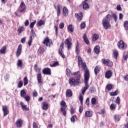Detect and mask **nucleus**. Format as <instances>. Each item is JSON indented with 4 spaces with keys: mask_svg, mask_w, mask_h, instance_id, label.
Wrapping results in <instances>:
<instances>
[{
    "mask_svg": "<svg viewBox=\"0 0 128 128\" xmlns=\"http://www.w3.org/2000/svg\"><path fill=\"white\" fill-rule=\"evenodd\" d=\"M78 62L79 68H83L84 71V78L85 86L82 89V92L84 96L86 92V90H88V88H90V85H88V80H90V71L88 70L86 64L82 62V57L80 56H78Z\"/></svg>",
    "mask_w": 128,
    "mask_h": 128,
    "instance_id": "f257e3e1",
    "label": "nucleus"
},
{
    "mask_svg": "<svg viewBox=\"0 0 128 128\" xmlns=\"http://www.w3.org/2000/svg\"><path fill=\"white\" fill-rule=\"evenodd\" d=\"M60 112L63 114V116H66V104L64 101L62 100L60 103Z\"/></svg>",
    "mask_w": 128,
    "mask_h": 128,
    "instance_id": "f03ea898",
    "label": "nucleus"
},
{
    "mask_svg": "<svg viewBox=\"0 0 128 128\" xmlns=\"http://www.w3.org/2000/svg\"><path fill=\"white\" fill-rule=\"evenodd\" d=\"M102 24L104 30H109L112 28V26L108 22V20H106V18H104L102 20Z\"/></svg>",
    "mask_w": 128,
    "mask_h": 128,
    "instance_id": "7ed1b4c3",
    "label": "nucleus"
},
{
    "mask_svg": "<svg viewBox=\"0 0 128 128\" xmlns=\"http://www.w3.org/2000/svg\"><path fill=\"white\" fill-rule=\"evenodd\" d=\"M118 46L122 50H126L128 48V45L122 40H120L118 43Z\"/></svg>",
    "mask_w": 128,
    "mask_h": 128,
    "instance_id": "20e7f679",
    "label": "nucleus"
},
{
    "mask_svg": "<svg viewBox=\"0 0 128 128\" xmlns=\"http://www.w3.org/2000/svg\"><path fill=\"white\" fill-rule=\"evenodd\" d=\"M44 44L48 48H50V46H52V41L48 37H46L44 40Z\"/></svg>",
    "mask_w": 128,
    "mask_h": 128,
    "instance_id": "39448f33",
    "label": "nucleus"
},
{
    "mask_svg": "<svg viewBox=\"0 0 128 128\" xmlns=\"http://www.w3.org/2000/svg\"><path fill=\"white\" fill-rule=\"evenodd\" d=\"M102 62L104 64H106L107 66H112V62L110 60L102 59Z\"/></svg>",
    "mask_w": 128,
    "mask_h": 128,
    "instance_id": "423d86ee",
    "label": "nucleus"
},
{
    "mask_svg": "<svg viewBox=\"0 0 128 128\" xmlns=\"http://www.w3.org/2000/svg\"><path fill=\"white\" fill-rule=\"evenodd\" d=\"M64 42H62L60 46L59 50H58V54L60 55L61 56L62 58H66V56H64V54H62V48H64Z\"/></svg>",
    "mask_w": 128,
    "mask_h": 128,
    "instance_id": "0eeeda50",
    "label": "nucleus"
},
{
    "mask_svg": "<svg viewBox=\"0 0 128 128\" xmlns=\"http://www.w3.org/2000/svg\"><path fill=\"white\" fill-rule=\"evenodd\" d=\"M2 110L4 112V116H8V114L10 113V112L8 111V106H2Z\"/></svg>",
    "mask_w": 128,
    "mask_h": 128,
    "instance_id": "6e6552de",
    "label": "nucleus"
},
{
    "mask_svg": "<svg viewBox=\"0 0 128 128\" xmlns=\"http://www.w3.org/2000/svg\"><path fill=\"white\" fill-rule=\"evenodd\" d=\"M26 10V4L23 2H22L20 8V12H24Z\"/></svg>",
    "mask_w": 128,
    "mask_h": 128,
    "instance_id": "1a4fd4ad",
    "label": "nucleus"
},
{
    "mask_svg": "<svg viewBox=\"0 0 128 128\" xmlns=\"http://www.w3.org/2000/svg\"><path fill=\"white\" fill-rule=\"evenodd\" d=\"M68 82L69 84L71 86H76V81L74 78H70L68 80Z\"/></svg>",
    "mask_w": 128,
    "mask_h": 128,
    "instance_id": "9d476101",
    "label": "nucleus"
},
{
    "mask_svg": "<svg viewBox=\"0 0 128 128\" xmlns=\"http://www.w3.org/2000/svg\"><path fill=\"white\" fill-rule=\"evenodd\" d=\"M64 44H66L68 50H70V48H72V44L70 41V40H68V38H67L65 40Z\"/></svg>",
    "mask_w": 128,
    "mask_h": 128,
    "instance_id": "9b49d317",
    "label": "nucleus"
},
{
    "mask_svg": "<svg viewBox=\"0 0 128 128\" xmlns=\"http://www.w3.org/2000/svg\"><path fill=\"white\" fill-rule=\"evenodd\" d=\"M75 16L77 18L78 22H80L82 20V12H80L79 14H76Z\"/></svg>",
    "mask_w": 128,
    "mask_h": 128,
    "instance_id": "f8f14e48",
    "label": "nucleus"
},
{
    "mask_svg": "<svg viewBox=\"0 0 128 128\" xmlns=\"http://www.w3.org/2000/svg\"><path fill=\"white\" fill-rule=\"evenodd\" d=\"M22 48V44H20L16 50V56H20Z\"/></svg>",
    "mask_w": 128,
    "mask_h": 128,
    "instance_id": "ddd939ff",
    "label": "nucleus"
},
{
    "mask_svg": "<svg viewBox=\"0 0 128 128\" xmlns=\"http://www.w3.org/2000/svg\"><path fill=\"white\" fill-rule=\"evenodd\" d=\"M16 124L17 128H22V119H18L16 122Z\"/></svg>",
    "mask_w": 128,
    "mask_h": 128,
    "instance_id": "4468645a",
    "label": "nucleus"
},
{
    "mask_svg": "<svg viewBox=\"0 0 128 128\" xmlns=\"http://www.w3.org/2000/svg\"><path fill=\"white\" fill-rule=\"evenodd\" d=\"M42 72L44 74H51L50 70V68H45L43 70Z\"/></svg>",
    "mask_w": 128,
    "mask_h": 128,
    "instance_id": "2eb2a0df",
    "label": "nucleus"
},
{
    "mask_svg": "<svg viewBox=\"0 0 128 128\" xmlns=\"http://www.w3.org/2000/svg\"><path fill=\"white\" fill-rule=\"evenodd\" d=\"M83 40L84 42L86 44H87L88 46L90 45V41H88V38L86 34H84Z\"/></svg>",
    "mask_w": 128,
    "mask_h": 128,
    "instance_id": "dca6fc26",
    "label": "nucleus"
},
{
    "mask_svg": "<svg viewBox=\"0 0 128 128\" xmlns=\"http://www.w3.org/2000/svg\"><path fill=\"white\" fill-rule=\"evenodd\" d=\"M112 76V72L110 70L108 71L105 74V76L106 78H110Z\"/></svg>",
    "mask_w": 128,
    "mask_h": 128,
    "instance_id": "f3484780",
    "label": "nucleus"
},
{
    "mask_svg": "<svg viewBox=\"0 0 128 128\" xmlns=\"http://www.w3.org/2000/svg\"><path fill=\"white\" fill-rule=\"evenodd\" d=\"M84 116L86 118H90L92 116V112L90 110L86 111L85 112Z\"/></svg>",
    "mask_w": 128,
    "mask_h": 128,
    "instance_id": "a211bd4d",
    "label": "nucleus"
},
{
    "mask_svg": "<svg viewBox=\"0 0 128 128\" xmlns=\"http://www.w3.org/2000/svg\"><path fill=\"white\" fill-rule=\"evenodd\" d=\"M37 80L38 84H42V74L38 73L37 75Z\"/></svg>",
    "mask_w": 128,
    "mask_h": 128,
    "instance_id": "6ab92c4d",
    "label": "nucleus"
},
{
    "mask_svg": "<svg viewBox=\"0 0 128 128\" xmlns=\"http://www.w3.org/2000/svg\"><path fill=\"white\" fill-rule=\"evenodd\" d=\"M20 106L22 108V110H29L30 109L28 108L26 105L24 104V102H20Z\"/></svg>",
    "mask_w": 128,
    "mask_h": 128,
    "instance_id": "aec40b11",
    "label": "nucleus"
},
{
    "mask_svg": "<svg viewBox=\"0 0 128 128\" xmlns=\"http://www.w3.org/2000/svg\"><path fill=\"white\" fill-rule=\"evenodd\" d=\"M62 6H60V4H58L57 6V16H60V8H61Z\"/></svg>",
    "mask_w": 128,
    "mask_h": 128,
    "instance_id": "412c9836",
    "label": "nucleus"
},
{
    "mask_svg": "<svg viewBox=\"0 0 128 128\" xmlns=\"http://www.w3.org/2000/svg\"><path fill=\"white\" fill-rule=\"evenodd\" d=\"M66 96H68V98H70V96H72V90H68L66 92Z\"/></svg>",
    "mask_w": 128,
    "mask_h": 128,
    "instance_id": "4be33fe9",
    "label": "nucleus"
},
{
    "mask_svg": "<svg viewBox=\"0 0 128 128\" xmlns=\"http://www.w3.org/2000/svg\"><path fill=\"white\" fill-rule=\"evenodd\" d=\"M74 74H75L76 76H78V77L76 78V80H77V82H78V80H80V72H77L74 73Z\"/></svg>",
    "mask_w": 128,
    "mask_h": 128,
    "instance_id": "5701e85b",
    "label": "nucleus"
},
{
    "mask_svg": "<svg viewBox=\"0 0 128 128\" xmlns=\"http://www.w3.org/2000/svg\"><path fill=\"white\" fill-rule=\"evenodd\" d=\"M100 47L98 46H96L94 47V52L96 54H100Z\"/></svg>",
    "mask_w": 128,
    "mask_h": 128,
    "instance_id": "b1692460",
    "label": "nucleus"
},
{
    "mask_svg": "<svg viewBox=\"0 0 128 128\" xmlns=\"http://www.w3.org/2000/svg\"><path fill=\"white\" fill-rule=\"evenodd\" d=\"M6 46H4L0 50V54H6Z\"/></svg>",
    "mask_w": 128,
    "mask_h": 128,
    "instance_id": "393cba45",
    "label": "nucleus"
},
{
    "mask_svg": "<svg viewBox=\"0 0 128 128\" xmlns=\"http://www.w3.org/2000/svg\"><path fill=\"white\" fill-rule=\"evenodd\" d=\"M68 8H66L64 7L63 8V15H64V16H68Z\"/></svg>",
    "mask_w": 128,
    "mask_h": 128,
    "instance_id": "a878e982",
    "label": "nucleus"
},
{
    "mask_svg": "<svg viewBox=\"0 0 128 128\" xmlns=\"http://www.w3.org/2000/svg\"><path fill=\"white\" fill-rule=\"evenodd\" d=\"M17 66L18 68H22V60H18Z\"/></svg>",
    "mask_w": 128,
    "mask_h": 128,
    "instance_id": "bb28decb",
    "label": "nucleus"
},
{
    "mask_svg": "<svg viewBox=\"0 0 128 128\" xmlns=\"http://www.w3.org/2000/svg\"><path fill=\"white\" fill-rule=\"evenodd\" d=\"M99 38H100V36H98V34H94L92 40L93 42H96V40H97Z\"/></svg>",
    "mask_w": 128,
    "mask_h": 128,
    "instance_id": "cd10ccee",
    "label": "nucleus"
},
{
    "mask_svg": "<svg viewBox=\"0 0 128 128\" xmlns=\"http://www.w3.org/2000/svg\"><path fill=\"white\" fill-rule=\"evenodd\" d=\"M118 90H116L114 92H110V94L111 96H118Z\"/></svg>",
    "mask_w": 128,
    "mask_h": 128,
    "instance_id": "c85d7f7f",
    "label": "nucleus"
},
{
    "mask_svg": "<svg viewBox=\"0 0 128 128\" xmlns=\"http://www.w3.org/2000/svg\"><path fill=\"white\" fill-rule=\"evenodd\" d=\"M100 70V68L98 66H96L94 69L95 74H99Z\"/></svg>",
    "mask_w": 128,
    "mask_h": 128,
    "instance_id": "c756f323",
    "label": "nucleus"
},
{
    "mask_svg": "<svg viewBox=\"0 0 128 128\" xmlns=\"http://www.w3.org/2000/svg\"><path fill=\"white\" fill-rule=\"evenodd\" d=\"M114 118L116 122H120V115L116 114L114 116Z\"/></svg>",
    "mask_w": 128,
    "mask_h": 128,
    "instance_id": "7c9ffc66",
    "label": "nucleus"
},
{
    "mask_svg": "<svg viewBox=\"0 0 128 128\" xmlns=\"http://www.w3.org/2000/svg\"><path fill=\"white\" fill-rule=\"evenodd\" d=\"M44 52V48L42 47H40L38 50V54H42Z\"/></svg>",
    "mask_w": 128,
    "mask_h": 128,
    "instance_id": "2f4dec72",
    "label": "nucleus"
},
{
    "mask_svg": "<svg viewBox=\"0 0 128 128\" xmlns=\"http://www.w3.org/2000/svg\"><path fill=\"white\" fill-rule=\"evenodd\" d=\"M43 110H46L48 108V104H46V102H43V106H42Z\"/></svg>",
    "mask_w": 128,
    "mask_h": 128,
    "instance_id": "473e14b6",
    "label": "nucleus"
},
{
    "mask_svg": "<svg viewBox=\"0 0 128 128\" xmlns=\"http://www.w3.org/2000/svg\"><path fill=\"white\" fill-rule=\"evenodd\" d=\"M24 30V28L23 26H20L18 30V34H22V32H23Z\"/></svg>",
    "mask_w": 128,
    "mask_h": 128,
    "instance_id": "72a5a7b5",
    "label": "nucleus"
},
{
    "mask_svg": "<svg viewBox=\"0 0 128 128\" xmlns=\"http://www.w3.org/2000/svg\"><path fill=\"white\" fill-rule=\"evenodd\" d=\"M20 96L22 98H24L26 96V93L25 90H22L20 91Z\"/></svg>",
    "mask_w": 128,
    "mask_h": 128,
    "instance_id": "f704fd0d",
    "label": "nucleus"
},
{
    "mask_svg": "<svg viewBox=\"0 0 128 128\" xmlns=\"http://www.w3.org/2000/svg\"><path fill=\"white\" fill-rule=\"evenodd\" d=\"M113 54H114V57L116 59L118 58V52L116 51V50H113Z\"/></svg>",
    "mask_w": 128,
    "mask_h": 128,
    "instance_id": "c9c22d12",
    "label": "nucleus"
},
{
    "mask_svg": "<svg viewBox=\"0 0 128 128\" xmlns=\"http://www.w3.org/2000/svg\"><path fill=\"white\" fill-rule=\"evenodd\" d=\"M68 30H69V32H74V27H72V24L68 26Z\"/></svg>",
    "mask_w": 128,
    "mask_h": 128,
    "instance_id": "e433bc0d",
    "label": "nucleus"
},
{
    "mask_svg": "<svg viewBox=\"0 0 128 128\" xmlns=\"http://www.w3.org/2000/svg\"><path fill=\"white\" fill-rule=\"evenodd\" d=\"M78 43L77 42V44L76 45V54H80V49H78Z\"/></svg>",
    "mask_w": 128,
    "mask_h": 128,
    "instance_id": "4c0bfd02",
    "label": "nucleus"
},
{
    "mask_svg": "<svg viewBox=\"0 0 128 128\" xmlns=\"http://www.w3.org/2000/svg\"><path fill=\"white\" fill-rule=\"evenodd\" d=\"M83 8L84 10H88L90 8V6H88V3H85L83 4Z\"/></svg>",
    "mask_w": 128,
    "mask_h": 128,
    "instance_id": "58836bf2",
    "label": "nucleus"
},
{
    "mask_svg": "<svg viewBox=\"0 0 128 128\" xmlns=\"http://www.w3.org/2000/svg\"><path fill=\"white\" fill-rule=\"evenodd\" d=\"M38 26H44V20H40L38 22Z\"/></svg>",
    "mask_w": 128,
    "mask_h": 128,
    "instance_id": "ea45409f",
    "label": "nucleus"
},
{
    "mask_svg": "<svg viewBox=\"0 0 128 128\" xmlns=\"http://www.w3.org/2000/svg\"><path fill=\"white\" fill-rule=\"evenodd\" d=\"M91 104H96V98H92Z\"/></svg>",
    "mask_w": 128,
    "mask_h": 128,
    "instance_id": "a19ab883",
    "label": "nucleus"
},
{
    "mask_svg": "<svg viewBox=\"0 0 128 128\" xmlns=\"http://www.w3.org/2000/svg\"><path fill=\"white\" fill-rule=\"evenodd\" d=\"M24 86H26L28 84V77L26 76L24 78Z\"/></svg>",
    "mask_w": 128,
    "mask_h": 128,
    "instance_id": "79ce46f5",
    "label": "nucleus"
},
{
    "mask_svg": "<svg viewBox=\"0 0 128 128\" xmlns=\"http://www.w3.org/2000/svg\"><path fill=\"white\" fill-rule=\"evenodd\" d=\"M124 28L126 30H128V21L124 22Z\"/></svg>",
    "mask_w": 128,
    "mask_h": 128,
    "instance_id": "37998d69",
    "label": "nucleus"
},
{
    "mask_svg": "<svg viewBox=\"0 0 128 128\" xmlns=\"http://www.w3.org/2000/svg\"><path fill=\"white\" fill-rule=\"evenodd\" d=\"M116 108V104H112L110 106V108L112 110H114Z\"/></svg>",
    "mask_w": 128,
    "mask_h": 128,
    "instance_id": "c03bdc74",
    "label": "nucleus"
},
{
    "mask_svg": "<svg viewBox=\"0 0 128 128\" xmlns=\"http://www.w3.org/2000/svg\"><path fill=\"white\" fill-rule=\"evenodd\" d=\"M23 84H24L22 83V81L20 80L18 82V88H22V86Z\"/></svg>",
    "mask_w": 128,
    "mask_h": 128,
    "instance_id": "a18cd8bd",
    "label": "nucleus"
},
{
    "mask_svg": "<svg viewBox=\"0 0 128 128\" xmlns=\"http://www.w3.org/2000/svg\"><path fill=\"white\" fill-rule=\"evenodd\" d=\"M112 16L114 19V22H116L118 20V16H116L114 13H113L112 14Z\"/></svg>",
    "mask_w": 128,
    "mask_h": 128,
    "instance_id": "49530a36",
    "label": "nucleus"
},
{
    "mask_svg": "<svg viewBox=\"0 0 128 128\" xmlns=\"http://www.w3.org/2000/svg\"><path fill=\"white\" fill-rule=\"evenodd\" d=\"M79 100L81 102V104H82V102H84V96L80 94L79 96Z\"/></svg>",
    "mask_w": 128,
    "mask_h": 128,
    "instance_id": "de8ad7c7",
    "label": "nucleus"
},
{
    "mask_svg": "<svg viewBox=\"0 0 128 128\" xmlns=\"http://www.w3.org/2000/svg\"><path fill=\"white\" fill-rule=\"evenodd\" d=\"M106 88L108 90H110L112 88V86L110 84H108L106 86Z\"/></svg>",
    "mask_w": 128,
    "mask_h": 128,
    "instance_id": "09e8293b",
    "label": "nucleus"
},
{
    "mask_svg": "<svg viewBox=\"0 0 128 128\" xmlns=\"http://www.w3.org/2000/svg\"><path fill=\"white\" fill-rule=\"evenodd\" d=\"M56 66H58V62H54L53 64H50V66H52V68Z\"/></svg>",
    "mask_w": 128,
    "mask_h": 128,
    "instance_id": "8fccbe9b",
    "label": "nucleus"
},
{
    "mask_svg": "<svg viewBox=\"0 0 128 128\" xmlns=\"http://www.w3.org/2000/svg\"><path fill=\"white\" fill-rule=\"evenodd\" d=\"M30 36H32L33 38H34V36H36V33L34 32V29H32V30H31Z\"/></svg>",
    "mask_w": 128,
    "mask_h": 128,
    "instance_id": "3c124183",
    "label": "nucleus"
},
{
    "mask_svg": "<svg viewBox=\"0 0 128 128\" xmlns=\"http://www.w3.org/2000/svg\"><path fill=\"white\" fill-rule=\"evenodd\" d=\"M116 103L118 104V105H120V98L119 96L117 97Z\"/></svg>",
    "mask_w": 128,
    "mask_h": 128,
    "instance_id": "603ef678",
    "label": "nucleus"
},
{
    "mask_svg": "<svg viewBox=\"0 0 128 128\" xmlns=\"http://www.w3.org/2000/svg\"><path fill=\"white\" fill-rule=\"evenodd\" d=\"M36 20H34V22H32L30 24V28H33L34 24H36Z\"/></svg>",
    "mask_w": 128,
    "mask_h": 128,
    "instance_id": "864d4df0",
    "label": "nucleus"
},
{
    "mask_svg": "<svg viewBox=\"0 0 128 128\" xmlns=\"http://www.w3.org/2000/svg\"><path fill=\"white\" fill-rule=\"evenodd\" d=\"M76 120V116H73L71 118V122H74Z\"/></svg>",
    "mask_w": 128,
    "mask_h": 128,
    "instance_id": "5fc2aeb1",
    "label": "nucleus"
},
{
    "mask_svg": "<svg viewBox=\"0 0 128 128\" xmlns=\"http://www.w3.org/2000/svg\"><path fill=\"white\" fill-rule=\"evenodd\" d=\"M86 28V23L84 22H82L80 24V28H82V30H83V28Z\"/></svg>",
    "mask_w": 128,
    "mask_h": 128,
    "instance_id": "6e6d98bb",
    "label": "nucleus"
},
{
    "mask_svg": "<svg viewBox=\"0 0 128 128\" xmlns=\"http://www.w3.org/2000/svg\"><path fill=\"white\" fill-rule=\"evenodd\" d=\"M32 36H30V39L28 42V44L29 46H32Z\"/></svg>",
    "mask_w": 128,
    "mask_h": 128,
    "instance_id": "4d7b16f0",
    "label": "nucleus"
},
{
    "mask_svg": "<svg viewBox=\"0 0 128 128\" xmlns=\"http://www.w3.org/2000/svg\"><path fill=\"white\" fill-rule=\"evenodd\" d=\"M106 18H107L106 20H108V22H110L112 20V16L110 14H108L106 16Z\"/></svg>",
    "mask_w": 128,
    "mask_h": 128,
    "instance_id": "13d9d810",
    "label": "nucleus"
},
{
    "mask_svg": "<svg viewBox=\"0 0 128 128\" xmlns=\"http://www.w3.org/2000/svg\"><path fill=\"white\" fill-rule=\"evenodd\" d=\"M66 76H70V72H72L70 71V70L68 68H67L66 70Z\"/></svg>",
    "mask_w": 128,
    "mask_h": 128,
    "instance_id": "bf43d9fd",
    "label": "nucleus"
},
{
    "mask_svg": "<svg viewBox=\"0 0 128 128\" xmlns=\"http://www.w3.org/2000/svg\"><path fill=\"white\" fill-rule=\"evenodd\" d=\"M60 28L62 30L64 28V22H61L59 25Z\"/></svg>",
    "mask_w": 128,
    "mask_h": 128,
    "instance_id": "052dcab7",
    "label": "nucleus"
},
{
    "mask_svg": "<svg viewBox=\"0 0 128 128\" xmlns=\"http://www.w3.org/2000/svg\"><path fill=\"white\" fill-rule=\"evenodd\" d=\"M24 98H25L26 102H29L30 98V96L28 95H26V96H24Z\"/></svg>",
    "mask_w": 128,
    "mask_h": 128,
    "instance_id": "680f3d73",
    "label": "nucleus"
},
{
    "mask_svg": "<svg viewBox=\"0 0 128 128\" xmlns=\"http://www.w3.org/2000/svg\"><path fill=\"white\" fill-rule=\"evenodd\" d=\"M116 10H117L120 11L122 10V7L120 4H118L116 6Z\"/></svg>",
    "mask_w": 128,
    "mask_h": 128,
    "instance_id": "e2e57ef3",
    "label": "nucleus"
},
{
    "mask_svg": "<svg viewBox=\"0 0 128 128\" xmlns=\"http://www.w3.org/2000/svg\"><path fill=\"white\" fill-rule=\"evenodd\" d=\"M33 96H38V92L36 90L33 92Z\"/></svg>",
    "mask_w": 128,
    "mask_h": 128,
    "instance_id": "0e129e2a",
    "label": "nucleus"
},
{
    "mask_svg": "<svg viewBox=\"0 0 128 128\" xmlns=\"http://www.w3.org/2000/svg\"><path fill=\"white\" fill-rule=\"evenodd\" d=\"M33 128H38V124L36 122H34L33 123Z\"/></svg>",
    "mask_w": 128,
    "mask_h": 128,
    "instance_id": "69168bd1",
    "label": "nucleus"
},
{
    "mask_svg": "<svg viewBox=\"0 0 128 128\" xmlns=\"http://www.w3.org/2000/svg\"><path fill=\"white\" fill-rule=\"evenodd\" d=\"M124 18V15H122V14L120 13L119 14V20H122Z\"/></svg>",
    "mask_w": 128,
    "mask_h": 128,
    "instance_id": "338daca9",
    "label": "nucleus"
},
{
    "mask_svg": "<svg viewBox=\"0 0 128 128\" xmlns=\"http://www.w3.org/2000/svg\"><path fill=\"white\" fill-rule=\"evenodd\" d=\"M28 24H30L28 20H26L24 22V24H25L26 26H28Z\"/></svg>",
    "mask_w": 128,
    "mask_h": 128,
    "instance_id": "774afa93",
    "label": "nucleus"
}]
</instances>
